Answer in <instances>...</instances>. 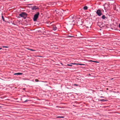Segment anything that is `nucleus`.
I'll list each match as a JSON object with an SVG mask.
<instances>
[{"mask_svg": "<svg viewBox=\"0 0 120 120\" xmlns=\"http://www.w3.org/2000/svg\"><path fill=\"white\" fill-rule=\"evenodd\" d=\"M39 14V12H37L36 14L34 15L33 18V20L34 21H35L36 20L38 17V16Z\"/></svg>", "mask_w": 120, "mask_h": 120, "instance_id": "20e7f679", "label": "nucleus"}, {"mask_svg": "<svg viewBox=\"0 0 120 120\" xmlns=\"http://www.w3.org/2000/svg\"><path fill=\"white\" fill-rule=\"evenodd\" d=\"M86 27L87 28H89V27H88L87 26Z\"/></svg>", "mask_w": 120, "mask_h": 120, "instance_id": "393cba45", "label": "nucleus"}, {"mask_svg": "<svg viewBox=\"0 0 120 120\" xmlns=\"http://www.w3.org/2000/svg\"><path fill=\"white\" fill-rule=\"evenodd\" d=\"M2 19H3V21H4V17H3V16H2Z\"/></svg>", "mask_w": 120, "mask_h": 120, "instance_id": "4468645a", "label": "nucleus"}, {"mask_svg": "<svg viewBox=\"0 0 120 120\" xmlns=\"http://www.w3.org/2000/svg\"><path fill=\"white\" fill-rule=\"evenodd\" d=\"M96 13L99 16H101V15L102 14L101 11L100 10H97L96 12Z\"/></svg>", "mask_w": 120, "mask_h": 120, "instance_id": "39448f33", "label": "nucleus"}, {"mask_svg": "<svg viewBox=\"0 0 120 120\" xmlns=\"http://www.w3.org/2000/svg\"><path fill=\"white\" fill-rule=\"evenodd\" d=\"M88 7L86 6H85L83 7V9L85 10H86L87 9Z\"/></svg>", "mask_w": 120, "mask_h": 120, "instance_id": "9d476101", "label": "nucleus"}, {"mask_svg": "<svg viewBox=\"0 0 120 120\" xmlns=\"http://www.w3.org/2000/svg\"><path fill=\"white\" fill-rule=\"evenodd\" d=\"M56 30V27L55 28H54L53 29V30Z\"/></svg>", "mask_w": 120, "mask_h": 120, "instance_id": "dca6fc26", "label": "nucleus"}, {"mask_svg": "<svg viewBox=\"0 0 120 120\" xmlns=\"http://www.w3.org/2000/svg\"><path fill=\"white\" fill-rule=\"evenodd\" d=\"M67 36L70 37V38H71L73 37H74V36H70V35Z\"/></svg>", "mask_w": 120, "mask_h": 120, "instance_id": "f8f14e48", "label": "nucleus"}, {"mask_svg": "<svg viewBox=\"0 0 120 120\" xmlns=\"http://www.w3.org/2000/svg\"><path fill=\"white\" fill-rule=\"evenodd\" d=\"M74 85L75 86H78V85L76 84H74Z\"/></svg>", "mask_w": 120, "mask_h": 120, "instance_id": "a211bd4d", "label": "nucleus"}, {"mask_svg": "<svg viewBox=\"0 0 120 120\" xmlns=\"http://www.w3.org/2000/svg\"><path fill=\"white\" fill-rule=\"evenodd\" d=\"M31 8L32 10H36L37 9H38L39 8L38 7L34 6L32 7Z\"/></svg>", "mask_w": 120, "mask_h": 120, "instance_id": "423d86ee", "label": "nucleus"}, {"mask_svg": "<svg viewBox=\"0 0 120 120\" xmlns=\"http://www.w3.org/2000/svg\"><path fill=\"white\" fill-rule=\"evenodd\" d=\"M64 116H60V118H64Z\"/></svg>", "mask_w": 120, "mask_h": 120, "instance_id": "6ab92c4d", "label": "nucleus"}, {"mask_svg": "<svg viewBox=\"0 0 120 120\" xmlns=\"http://www.w3.org/2000/svg\"><path fill=\"white\" fill-rule=\"evenodd\" d=\"M79 64L80 65H84V64Z\"/></svg>", "mask_w": 120, "mask_h": 120, "instance_id": "412c9836", "label": "nucleus"}, {"mask_svg": "<svg viewBox=\"0 0 120 120\" xmlns=\"http://www.w3.org/2000/svg\"><path fill=\"white\" fill-rule=\"evenodd\" d=\"M60 64H61L62 65H63L61 63H60Z\"/></svg>", "mask_w": 120, "mask_h": 120, "instance_id": "a878e982", "label": "nucleus"}, {"mask_svg": "<svg viewBox=\"0 0 120 120\" xmlns=\"http://www.w3.org/2000/svg\"><path fill=\"white\" fill-rule=\"evenodd\" d=\"M57 117H60V116Z\"/></svg>", "mask_w": 120, "mask_h": 120, "instance_id": "bb28decb", "label": "nucleus"}, {"mask_svg": "<svg viewBox=\"0 0 120 120\" xmlns=\"http://www.w3.org/2000/svg\"><path fill=\"white\" fill-rule=\"evenodd\" d=\"M94 62H95V63H99V62L96 61H94Z\"/></svg>", "mask_w": 120, "mask_h": 120, "instance_id": "4be33fe9", "label": "nucleus"}, {"mask_svg": "<svg viewBox=\"0 0 120 120\" xmlns=\"http://www.w3.org/2000/svg\"><path fill=\"white\" fill-rule=\"evenodd\" d=\"M65 15V12L62 9H60V19L62 20L64 18V17Z\"/></svg>", "mask_w": 120, "mask_h": 120, "instance_id": "f03ea898", "label": "nucleus"}, {"mask_svg": "<svg viewBox=\"0 0 120 120\" xmlns=\"http://www.w3.org/2000/svg\"><path fill=\"white\" fill-rule=\"evenodd\" d=\"M29 101V100H26L25 101H24V102H27L28 101Z\"/></svg>", "mask_w": 120, "mask_h": 120, "instance_id": "ddd939ff", "label": "nucleus"}, {"mask_svg": "<svg viewBox=\"0 0 120 120\" xmlns=\"http://www.w3.org/2000/svg\"><path fill=\"white\" fill-rule=\"evenodd\" d=\"M119 28H120V23L119 25Z\"/></svg>", "mask_w": 120, "mask_h": 120, "instance_id": "5701e85b", "label": "nucleus"}, {"mask_svg": "<svg viewBox=\"0 0 120 120\" xmlns=\"http://www.w3.org/2000/svg\"><path fill=\"white\" fill-rule=\"evenodd\" d=\"M2 49L1 48H0V49Z\"/></svg>", "mask_w": 120, "mask_h": 120, "instance_id": "cd10ccee", "label": "nucleus"}, {"mask_svg": "<svg viewBox=\"0 0 120 120\" xmlns=\"http://www.w3.org/2000/svg\"><path fill=\"white\" fill-rule=\"evenodd\" d=\"M101 97V98H104V97Z\"/></svg>", "mask_w": 120, "mask_h": 120, "instance_id": "b1692460", "label": "nucleus"}, {"mask_svg": "<svg viewBox=\"0 0 120 120\" xmlns=\"http://www.w3.org/2000/svg\"><path fill=\"white\" fill-rule=\"evenodd\" d=\"M3 47L4 48H7L8 47L7 46H3Z\"/></svg>", "mask_w": 120, "mask_h": 120, "instance_id": "aec40b11", "label": "nucleus"}, {"mask_svg": "<svg viewBox=\"0 0 120 120\" xmlns=\"http://www.w3.org/2000/svg\"><path fill=\"white\" fill-rule=\"evenodd\" d=\"M22 73H17L14 74V75H22Z\"/></svg>", "mask_w": 120, "mask_h": 120, "instance_id": "6e6552de", "label": "nucleus"}, {"mask_svg": "<svg viewBox=\"0 0 120 120\" xmlns=\"http://www.w3.org/2000/svg\"><path fill=\"white\" fill-rule=\"evenodd\" d=\"M30 50H31V51H35L34 50H33V49H30Z\"/></svg>", "mask_w": 120, "mask_h": 120, "instance_id": "f3484780", "label": "nucleus"}, {"mask_svg": "<svg viewBox=\"0 0 120 120\" xmlns=\"http://www.w3.org/2000/svg\"><path fill=\"white\" fill-rule=\"evenodd\" d=\"M75 17L73 15L70 16L66 20V22L68 25H74L75 20Z\"/></svg>", "mask_w": 120, "mask_h": 120, "instance_id": "f257e3e1", "label": "nucleus"}, {"mask_svg": "<svg viewBox=\"0 0 120 120\" xmlns=\"http://www.w3.org/2000/svg\"><path fill=\"white\" fill-rule=\"evenodd\" d=\"M100 101H106L104 99H101L100 100Z\"/></svg>", "mask_w": 120, "mask_h": 120, "instance_id": "9b49d317", "label": "nucleus"}, {"mask_svg": "<svg viewBox=\"0 0 120 120\" xmlns=\"http://www.w3.org/2000/svg\"><path fill=\"white\" fill-rule=\"evenodd\" d=\"M27 15V14L23 12L19 14V16L21 17H23L24 19H25Z\"/></svg>", "mask_w": 120, "mask_h": 120, "instance_id": "7ed1b4c3", "label": "nucleus"}, {"mask_svg": "<svg viewBox=\"0 0 120 120\" xmlns=\"http://www.w3.org/2000/svg\"><path fill=\"white\" fill-rule=\"evenodd\" d=\"M72 64H75V63H70L69 64H67V66H72Z\"/></svg>", "mask_w": 120, "mask_h": 120, "instance_id": "0eeeda50", "label": "nucleus"}, {"mask_svg": "<svg viewBox=\"0 0 120 120\" xmlns=\"http://www.w3.org/2000/svg\"><path fill=\"white\" fill-rule=\"evenodd\" d=\"M101 18L103 19H105V18H106V17L104 15H103L102 16Z\"/></svg>", "mask_w": 120, "mask_h": 120, "instance_id": "1a4fd4ad", "label": "nucleus"}, {"mask_svg": "<svg viewBox=\"0 0 120 120\" xmlns=\"http://www.w3.org/2000/svg\"><path fill=\"white\" fill-rule=\"evenodd\" d=\"M36 82H37L38 81V79H36L35 80Z\"/></svg>", "mask_w": 120, "mask_h": 120, "instance_id": "2eb2a0df", "label": "nucleus"}]
</instances>
